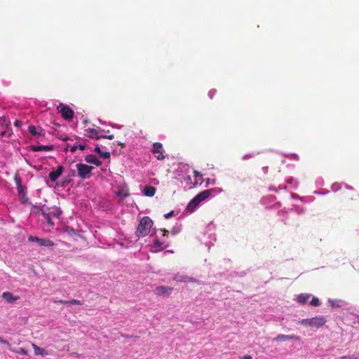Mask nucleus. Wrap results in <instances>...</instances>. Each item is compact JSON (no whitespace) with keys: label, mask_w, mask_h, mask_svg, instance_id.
<instances>
[{"label":"nucleus","mask_w":359,"mask_h":359,"mask_svg":"<svg viewBox=\"0 0 359 359\" xmlns=\"http://www.w3.org/2000/svg\"><path fill=\"white\" fill-rule=\"evenodd\" d=\"M212 192V189H205L201 191L192 200L190 201V202L187 205L186 210L189 212H193L201 202L204 201L210 196Z\"/></svg>","instance_id":"1"},{"label":"nucleus","mask_w":359,"mask_h":359,"mask_svg":"<svg viewBox=\"0 0 359 359\" xmlns=\"http://www.w3.org/2000/svg\"><path fill=\"white\" fill-rule=\"evenodd\" d=\"M153 225V221L149 217L145 216L143 217L140 221V224L137 227L135 234L136 236L140 237H144L147 236L151 230V228Z\"/></svg>","instance_id":"2"},{"label":"nucleus","mask_w":359,"mask_h":359,"mask_svg":"<svg viewBox=\"0 0 359 359\" xmlns=\"http://www.w3.org/2000/svg\"><path fill=\"white\" fill-rule=\"evenodd\" d=\"M76 167L79 177L83 180L89 178L90 177L91 172L94 168V167L89 166L84 163H78Z\"/></svg>","instance_id":"3"},{"label":"nucleus","mask_w":359,"mask_h":359,"mask_svg":"<svg viewBox=\"0 0 359 359\" xmlns=\"http://www.w3.org/2000/svg\"><path fill=\"white\" fill-rule=\"evenodd\" d=\"M57 109L65 119L68 121L72 120L74 113L69 106L60 103Z\"/></svg>","instance_id":"4"},{"label":"nucleus","mask_w":359,"mask_h":359,"mask_svg":"<svg viewBox=\"0 0 359 359\" xmlns=\"http://www.w3.org/2000/svg\"><path fill=\"white\" fill-rule=\"evenodd\" d=\"M28 241L30 242H36L39 246L43 247H53L54 245L53 241L46 238H39L36 236H29Z\"/></svg>","instance_id":"5"},{"label":"nucleus","mask_w":359,"mask_h":359,"mask_svg":"<svg viewBox=\"0 0 359 359\" xmlns=\"http://www.w3.org/2000/svg\"><path fill=\"white\" fill-rule=\"evenodd\" d=\"M153 154H157L156 158L158 161H163L165 159V156L163 154L164 150L163 149V144L161 142H155L153 144V147L151 149Z\"/></svg>","instance_id":"6"},{"label":"nucleus","mask_w":359,"mask_h":359,"mask_svg":"<svg viewBox=\"0 0 359 359\" xmlns=\"http://www.w3.org/2000/svg\"><path fill=\"white\" fill-rule=\"evenodd\" d=\"M327 322L324 316H316L311 318L310 327L319 328L323 327Z\"/></svg>","instance_id":"7"},{"label":"nucleus","mask_w":359,"mask_h":359,"mask_svg":"<svg viewBox=\"0 0 359 359\" xmlns=\"http://www.w3.org/2000/svg\"><path fill=\"white\" fill-rule=\"evenodd\" d=\"M40 211L41 212V215L43 216L44 219H46V222L50 226H53L54 222L51 219L50 216V209L46 205H43L40 208Z\"/></svg>","instance_id":"8"},{"label":"nucleus","mask_w":359,"mask_h":359,"mask_svg":"<svg viewBox=\"0 0 359 359\" xmlns=\"http://www.w3.org/2000/svg\"><path fill=\"white\" fill-rule=\"evenodd\" d=\"M173 290V287H166V286H158L155 289V293L158 296H168L172 291Z\"/></svg>","instance_id":"9"},{"label":"nucleus","mask_w":359,"mask_h":359,"mask_svg":"<svg viewBox=\"0 0 359 359\" xmlns=\"http://www.w3.org/2000/svg\"><path fill=\"white\" fill-rule=\"evenodd\" d=\"M86 131L87 132V136L89 138L96 139V140L102 138L101 133H102V132H103V130H102L100 129L88 128Z\"/></svg>","instance_id":"10"},{"label":"nucleus","mask_w":359,"mask_h":359,"mask_svg":"<svg viewBox=\"0 0 359 359\" xmlns=\"http://www.w3.org/2000/svg\"><path fill=\"white\" fill-rule=\"evenodd\" d=\"M342 194L346 200H355L358 196L357 192L350 187H348Z\"/></svg>","instance_id":"11"},{"label":"nucleus","mask_w":359,"mask_h":359,"mask_svg":"<svg viewBox=\"0 0 359 359\" xmlns=\"http://www.w3.org/2000/svg\"><path fill=\"white\" fill-rule=\"evenodd\" d=\"M63 166L59 165L57 168V170L55 171H52L48 174V177L52 182H55L59 177L62 175L63 172Z\"/></svg>","instance_id":"12"},{"label":"nucleus","mask_w":359,"mask_h":359,"mask_svg":"<svg viewBox=\"0 0 359 359\" xmlns=\"http://www.w3.org/2000/svg\"><path fill=\"white\" fill-rule=\"evenodd\" d=\"M32 151H50L53 149V145H32L29 147Z\"/></svg>","instance_id":"13"},{"label":"nucleus","mask_w":359,"mask_h":359,"mask_svg":"<svg viewBox=\"0 0 359 359\" xmlns=\"http://www.w3.org/2000/svg\"><path fill=\"white\" fill-rule=\"evenodd\" d=\"M1 297L7 303H9V304H12L20 299L19 296H14L10 292H3Z\"/></svg>","instance_id":"14"},{"label":"nucleus","mask_w":359,"mask_h":359,"mask_svg":"<svg viewBox=\"0 0 359 359\" xmlns=\"http://www.w3.org/2000/svg\"><path fill=\"white\" fill-rule=\"evenodd\" d=\"M85 161L88 163L94 164L96 166H100L102 165L101 161H100L95 155H93V154L87 155L85 157Z\"/></svg>","instance_id":"15"},{"label":"nucleus","mask_w":359,"mask_h":359,"mask_svg":"<svg viewBox=\"0 0 359 359\" xmlns=\"http://www.w3.org/2000/svg\"><path fill=\"white\" fill-rule=\"evenodd\" d=\"M53 302L55 304H67V305H82L83 302L77 299H71L69 301L65 300H53Z\"/></svg>","instance_id":"16"},{"label":"nucleus","mask_w":359,"mask_h":359,"mask_svg":"<svg viewBox=\"0 0 359 359\" xmlns=\"http://www.w3.org/2000/svg\"><path fill=\"white\" fill-rule=\"evenodd\" d=\"M16 184H17V189L19 194V196L20 198H23L25 196V187L22 184L21 180L20 178H15Z\"/></svg>","instance_id":"17"},{"label":"nucleus","mask_w":359,"mask_h":359,"mask_svg":"<svg viewBox=\"0 0 359 359\" xmlns=\"http://www.w3.org/2000/svg\"><path fill=\"white\" fill-rule=\"evenodd\" d=\"M156 193V188L154 187H146L144 189V194L145 196L151 197Z\"/></svg>","instance_id":"18"},{"label":"nucleus","mask_w":359,"mask_h":359,"mask_svg":"<svg viewBox=\"0 0 359 359\" xmlns=\"http://www.w3.org/2000/svg\"><path fill=\"white\" fill-rule=\"evenodd\" d=\"M310 297L311 294H300L297 297V301L299 303L304 304L307 302Z\"/></svg>","instance_id":"19"},{"label":"nucleus","mask_w":359,"mask_h":359,"mask_svg":"<svg viewBox=\"0 0 359 359\" xmlns=\"http://www.w3.org/2000/svg\"><path fill=\"white\" fill-rule=\"evenodd\" d=\"M95 151L100 155V157L104 158H109L110 157V153L108 151L102 152L99 147H96Z\"/></svg>","instance_id":"20"},{"label":"nucleus","mask_w":359,"mask_h":359,"mask_svg":"<svg viewBox=\"0 0 359 359\" xmlns=\"http://www.w3.org/2000/svg\"><path fill=\"white\" fill-rule=\"evenodd\" d=\"M61 214H62V211L58 208H53L52 210H50V215L51 217L59 218L60 216L61 215Z\"/></svg>","instance_id":"21"},{"label":"nucleus","mask_w":359,"mask_h":359,"mask_svg":"<svg viewBox=\"0 0 359 359\" xmlns=\"http://www.w3.org/2000/svg\"><path fill=\"white\" fill-rule=\"evenodd\" d=\"M162 245H163V242H161L158 240H156L154 242L153 248L156 250H163L164 248L162 247Z\"/></svg>","instance_id":"22"},{"label":"nucleus","mask_w":359,"mask_h":359,"mask_svg":"<svg viewBox=\"0 0 359 359\" xmlns=\"http://www.w3.org/2000/svg\"><path fill=\"white\" fill-rule=\"evenodd\" d=\"M32 346L34 348L35 355H43V351H44L43 348L39 347L38 346H36L34 344H32Z\"/></svg>","instance_id":"23"},{"label":"nucleus","mask_w":359,"mask_h":359,"mask_svg":"<svg viewBox=\"0 0 359 359\" xmlns=\"http://www.w3.org/2000/svg\"><path fill=\"white\" fill-rule=\"evenodd\" d=\"M28 131L29 133H31L32 135H41V133H39L37 131H36V128L34 126H29L28 127Z\"/></svg>","instance_id":"24"},{"label":"nucleus","mask_w":359,"mask_h":359,"mask_svg":"<svg viewBox=\"0 0 359 359\" xmlns=\"http://www.w3.org/2000/svg\"><path fill=\"white\" fill-rule=\"evenodd\" d=\"M287 337L285 334H278L273 339V341H287Z\"/></svg>","instance_id":"25"},{"label":"nucleus","mask_w":359,"mask_h":359,"mask_svg":"<svg viewBox=\"0 0 359 359\" xmlns=\"http://www.w3.org/2000/svg\"><path fill=\"white\" fill-rule=\"evenodd\" d=\"M310 304L313 306H320V303L317 297H313L311 301L310 302Z\"/></svg>","instance_id":"26"},{"label":"nucleus","mask_w":359,"mask_h":359,"mask_svg":"<svg viewBox=\"0 0 359 359\" xmlns=\"http://www.w3.org/2000/svg\"><path fill=\"white\" fill-rule=\"evenodd\" d=\"M298 323L300 325H308L310 327L311 318L303 319V320L299 321Z\"/></svg>","instance_id":"27"},{"label":"nucleus","mask_w":359,"mask_h":359,"mask_svg":"<svg viewBox=\"0 0 359 359\" xmlns=\"http://www.w3.org/2000/svg\"><path fill=\"white\" fill-rule=\"evenodd\" d=\"M287 340H290V339H293V340H296V341H300L301 338L298 336H295V335H287Z\"/></svg>","instance_id":"28"},{"label":"nucleus","mask_w":359,"mask_h":359,"mask_svg":"<svg viewBox=\"0 0 359 359\" xmlns=\"http://www.w3.org/2000/svg\"><path fill=\"white\" fill-rule=\"evenodd\" d=\"M17 353H20V354H22V355H27V351L25 348H20L17 351Z\"/></svg>","instance_id":"29"},{"label":"nucleus","mask_w":359,"mask_h":359,"mask_svg":"<svg viewBox=\"0 0 359 359\" xmlns=\"http://www.w3.org/2000/svg\"><path fill=\"white\" fill-rule=\"evenodd\" d=\"M77 149H78V144L76 142L73 146L70 147L69 151L72 153H74Z\"/></svg>","instance_id":"30"},{"label":"nucleus","mask_w":359,"mask_h":359,"mask_svg":"<svg viewBox=\"0 0 359 359\" xmlns=\"http://www.w3.org/2000/svg\"><path fill=\"white\" fill-rule=\"evenodd\" d=\"M102 138L113 140L114 138V135H104L102 134Z\"/></svg>","instance_id":"31"},{"label":"nucleus","mask_w":359,"mask_h":359,"mask_svg":"<svg viewBox=\"0 0 359 359\" xmlns=\"http://www.w3.org/2000/svg\"><path fill=\"white\" fill-rule=\"evenodd\" d=\"M173 214H174V211H170V212L165 214L164 215V217L165 219H169L170 217H171L173 215Z\"/></svg>","instance_id":"32"},{"label":"nucleus","mask_w":359,"mask_h":359,"mask_svg":"<svg viewBox=\"0 0 359 359\" xmlns=\"http://www.w3.org/2000/svg\"><path fill=\"white\" fill-rule=\"evenodd\" d=\"M0 342L4 344H6L7 346H8L9 347L11 346V344H9V342L2 338L0 337Z\"/></svg>","instance_id":"33"},{"label":"nucleus","mask_w":359,"mask_h":359,"mask_svg":"<svg viewBox=\"0 0 359 359\" xmlns=\"http://www.w3.org/2000/svg\"><path fill=\"white\" fill-rule=\"evenodd\" d=\"M240 359H252V356L250 355H245L240 357Z\"/></svg>","instance_id":"34"},{"label":"nucleus","mask_w":359,"mask_h":359,"mask_svg":"<svg viewBox=\"0 0 359 359\" xmlns=\"http://www.w3.org/2000/svg\"><path fill=\"white\" fill-rule=\"evenodd\" d=\"M86 148V146L83 145V144H78V149H79L80 150H84Z\"/></svg>","instance_id":"35"},{"label":"nucleus","mask_w":359,"mask_h":359,"mask_svg":"<svg viewBox=\"0 0 359 359\" xmlns=\"http://www.w3.org/2000/svg\"><path fill=\"white\" fill-rule=\"evenodd\" d=\"M14 125L15 126L19 127L21 125V121L17 120L15 121Z\"/></svg>","instance_id":"36"},{"label":"nucleus","mask_w":359,"mask_h":359,"mask_svg":"<svg viewBox=\"0 0 359 359\" xmlns=\"http://www.w3.org/2000/svg\"><path fill=\"white\" fill-rule=\"evenodd\" d=\"M162 231H163V236H167L168 234V233H169L168 231L166 230V229H163V230H162Z\"/></svg>","instance_id":"37"},{"label":"nucleus","mask_w":359,"mask_h":359,"mask_svg":"<svg viewBox=\"0 0 359 359\" xmlns=\"http://www.w3.org/2000/svg\"><path fill=\"white\" fill-rule=\"evenodd\" d=\"M340 359H350V355H344L340 358Z\"/></svg>","instance_id":"38"},{"label":"nucleus","mask_w":359,"mask_h":359,"mask_svg":"<svg viewBox=\"0 0 359 359\" xmlns=\"http://www.w3.org/2000/svg\"><path fill=\"white\" fill-rule=\"evenodd\" d=\"M350 359H359V357L353 355L352 356H350Z\"/></svg>","instance_id":"39"},{"label":"nucleus","mask_w":359,"mask_h":359,"mask_svg":"<svg viewBox=\"0 0 359 359\" xmlns=\"http://www.w3.org/2000/svg\"><path fill=\"white\" fill-rule=\"evenodd\" d=\"M215 93V90H210L209 92V95H210V97L212 98V95Z\"/></svg>","instance_id":"40"},{"label":"nucleus","mask_w":359,"mask_h":359,"mask_svg":"<svg viewBox=\"0 0 359 359\" xmlns=\"http://www.w3.org/2000/svg\"><path fill=\"white\" fill-rule=\"evenodd\" d=\"M250 157H252L251 155H245V156H243V159H246V158H250Z\"/></svg>","instance_id":"41"},{"label":"nucleus","mask_w":359,"mask_h":359,"mask_svg":"<svg viewBox=\"0 0 359 359\" xmlns=\"http://www.w3.org/2000/svg\"><path fill=\"white\" fill-rule=\"evenodd\" d=\"M118 144L121 146V147H125V144L121 143V142H118Z\"/></svg>","instance_id":"42"},{"label":"nucleus","mask_w":359,"mask_h":359,"mask_svg":"<svg viewBox=\"0 0 359 359\" xmlns=\"http://www.w3.org/2000/svg\"><path fill=\"white\" fill-rule=\"evenodd\" d=\"M69 146L67 144L65 148V150L67 151L69 149Z\"/></svg>","instance_id":"43"},{"label":"nucleus","mask_w":359,"mask_h":359,"mask_svg":"<svg viewBox=\"0 0 359 359\" xmlns=\"http://www.w3.org/2000/svg\"><path fill=\"white\" fill-rule=\"evenodd\" d=\"M198 175H199V172H197V171H195V175H196V176H198Z\"/></svg>","instance_id":"44"}]
</instances>
